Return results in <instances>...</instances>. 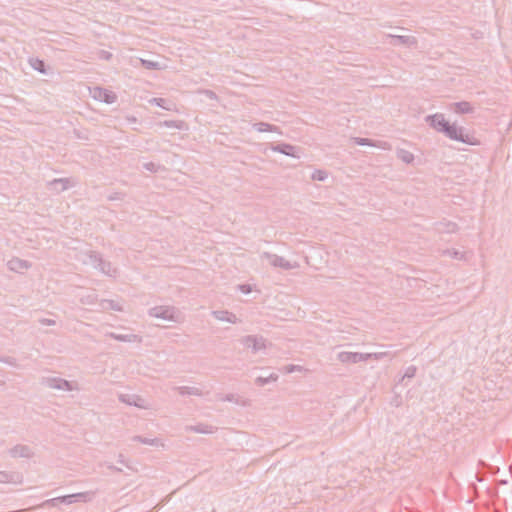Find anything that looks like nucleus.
<instances>
[{
  "mask_svg": "<svg viewBox=\"0 0 512 512\" xmlns=\"http://www.w3.org/2000/svg\"><path fill=\"white\" fill-rule=\"evenodd\" d=\"M80 260L83 264L90 265L93 268L99 269L103 274L114 277L117 275V268L110 262L105 261L102 257L94 251H86L81 254Z\"/></svg>",
  "mask_w": 512,
  "mask_h": 512,
  "instance_id": "nucleus-1",
  "label": "nucleus"
},
{
  "mask_svg": "<svg viewBox=\"0 0 512 512\" xmlns=\"http://www.w3.org/2000/svg\"><path fill=\"white\" fill-rule=\"evenodd\" d=\"M148 314L152 318L161 319L163 321L180 323L183 316L179 309L172 305H158L149 309Z\"/></svg>",
  "mask_w": 512,
  "mask_h": 512,
  "instance_id": "nucleus-2",
  "label": "nucleus"
},
{
  "mask_svg": "<svg viewBox=\"0 0 512 512\" xmlns=\"http://www.w3.org/2000/svg\"><path fill=\"white\" fill-rule=\"evenodd\" d=\"M387 355H388L387 352L358 353V352L343 351L338 354L337 358L342 363H359V362L368 361L370 359L380 360Z\"/></svg>",
  "mask_w": 512,
  "mask_h": 512,
  "instance_id": "nucleus-3",
  "label": "nucleus"
},
{
  "mask_svg": "<svg viewBox=\"0 0 512 512\" xmlns=\"http://www.w3.org/2000/svg\"><path fill=\"white\" fill-rule=\"evenodd\" d=\"M448 138L467 145H479L480 138L475 130H441Z\"/></svg>",
  "mask_w": 512,
  "mask_h": 512,
  "instance_id": "nucleus-4",
  "label": "nucleus"
},
{
  "mask_svg": "<svg viewBox=\"0 0 512 512\" xmlns=\"http://www.w3.org/2000/svg\"><path fill=\"white\" fill-rule=\"evenodd\" d=\"M241 344L253 353L264 351L270 347V343L262 336L248 335L243 337Z\"/></svg>",
  "mask_w": 512,
  "mask_h": 512,
  "instance_id": "nucleus-5",
  "label": "nucleus"
},
{
  "mask_svg": "<svg viewBox=\"0 0 512 512\" xmlns=\"http://www.w3.org/2000/svg\"><path fill=\"white\" fill-rule=\"evenodd\" d=\"M261 258L267 260L271 266L279 267L284 270H291L297 267L296 263H291L290 261L276 254L265 252L261 255Z\"/></svg>",
  "mask_w": 512,
  "mask_h": 512,
  "instance_id": "nucleus-6",
  "label": "nucleus"
},
{
  "mask_svg": "<svg viewBox=\"0 0 512 512\" xmlns=\"http://www.w3.org/2000/svg\"><path fill=\"white\" fill-rule=\"evenodd\" d=\"M47 385L52 389L64 391L78 390V383L76 381H67L58 377L47 379Z\"/></svg>",
  "mask_w": 512,
  "mask_h": 512,
  "instance_id": "nucleus-7",
  "label": "nucleus"
},
{
  "mask_svg": "<svg viewBox=\"0 0 512 512\" xmlns=\"http://www.w3.org/2000/svg\"><path fill=\"white\" fill-rule=\"evenodd\" d=\"M118 398L122 403L133 405L141 409H149L151 407L149 401L136 394H120Z\"/></svg>",
  "mask_w": 512,
  "mask_h": 512,
  "instance_id": "nucleus-8",
  "label": "nucleus"
},
{
  "mask_svg": "<svg viewBox=\"0 0 512 512\" xmlns=\"http://www.w3.org/2000/svg\"><path fill=\"white\" fill-rule=\"evenodd\" d=\"M32 264L28 260L13 257L7 261V268L14 273L24 274L31 268Z\"/></svg>",
  "mask_w": 512,
  "mask_h": 512,
  "instance_id": "nucleus-9",
  "label": "nucleus"
},
{
  "mask_svg": "<svg viewBox=\"0 0 512 512\" xmlns=\"http://www.w3.org/2000/svg\"><path fill=\"white\" fill-rule=\"evenodd\" d=\"M93 497H94L93 492H83V493H76V494H71V495H66L63 497L55 498V499L50 500V502L61 501V502L67 503V504H71L75 501L88 502V501H91ZM47 503H49V501Z\"/></svg>",
  "mask_w": 512,
  "mask_h": 512,
  "instance_id": "nucleus-10",
  "label": "nucleus"
},
{
  "mask_svg": "<svg viewBox=\"0 0 512 512\" xmlns=\"http://www.w3.org/2000/svg\"><path fill=\"white\" fill-rule=\"evenodd\" d=\"M10 454L14 458H31L34 452L30 446L18 444L10 450Z\"/></svg>",
  "mask_w": 512,
  "mask_h": 512,
  "instance_id": "nucleus-11",
  "label": "nucleus"
},
{
  "mask_svg": "<svg viewBox=\"0 0 512 512\" xmlns=\"http://www.w3.org/2000/svg\"><path fill=\"white\" fill-rule=\"evenodd\" d=\"M22 481H23V476L19 472L0 471V483L21 484Z\"/></svg>",
  "mask_w": 512,
  "mask_h": 512,
  "instance_id": "nucleus-12",
  "label": "nucleus"
},
{
  "mask_svg": "<svg viewBox=\"0 0 512 512\" xmlns=\"http://www.w3.org/2000/svg\"><path fill=\"white\" fill-rule=\"evenodd\" d=\"M50 185L55 191L60 192L74 187L76 182L73 178H61L51 181Z\"/></svg>",
  "mask_w": 512,
  "mask_h": 512,
  "instance_id": "nucleus-13",
  "label": "nucleus"
},
{
  "mask_svg": "<svg viewBox=\"0 0 512 512\" xmlns=\"http://www.w3.org/2000/svg\"><path fill=\"white\" fill-rule=\"evenodd\" d=\"M272 150L280 152V153H283L285 155H288V156H291V157H294V158H299L300 157L299 149L297 147H295V146L290 145V144H277V145H273L272 146Z\"/></svg>",
  "mask_w": 512,
  "mask_h": 512,
  "instance_id": "nucleus-14",
  "label": "nucleus"
},
{
  "mask_svg": "<svg viewBox=\"0 0 512 512\" xmlns=\"http://www.w3.org/2000/svg\"><path fill=\"white\" fill-rule=\"evenodd\" d=\"M212 315L219 321H225L228 323L236 324L239 322V318L232 312L227 310L213 311Z\"/></svg>",
  "mask_w": 512,
  "mask_h": 512,
  "instance_id": "nucleus-15",
  "label": "nucleus"
},
{
  "mask_svg": "<svg viewBox=\"0 0 512 512\" xmlns=\"http://www.w3.org/2000/svg\"><path fill=\"white\" fill-rule=\"evenodd\" d=\"M354 143L357 145H369L373 147H378L381 149H389L390 145L385 141H373L368 138H354Z\"/></svg>",
  "mask_w": 512,
  "mask_h": 512,
  "instance_id": "nucleus-16",
  "label": "nucleus"
},
{
  "mask_svg": "<svg viewBox=\"0 0 512 512\" xmlns=\"http://www.w3.org/2000/svg\"><path fill=\"white\" fill-rule=\"evenodd\" d=\"M93 95L94 98L103 100L106 103H112L116 98V96L112 92L100 88L94 89Z\"/></svg>",
  "mask_w": 512,
  "mask_h": 512,
  "instance_id": "nucleus-17",
  "label": "nucleus"
},
{
  "mask_svg": "<svg viewBox=\"0 0 512 512\" xmlns=\"http://www.w3.org/2000/svg\"><path fill=\"white\" fill-rule=\"evenodd\" d=\"M133 441H137L142 444L150 445V446H154V447H160V448L164 447V442L160 438H147V437L136 436L133 438Z\"/></svg>",
  "mask_w": 512,
  "mask_h": 512,
  "instance_id": "nucleus-18",
  "label": "nucleus"
},
{
  "mask_svg": "<svg viewBox=\"0 0 512 512\" xmlns=\"http://www.w3.org/2000/svg\"><path fill=\"white\" fill-rule=\"evenodd\" d=\"M111 337L118 341L123 342H140L141 338L136 334H111Z\"/></svg>",
  "mask_w": 512,
  "mask_h": 512,
  "instance_id": "nucleus-19",
  "label": "nucleus"
},
{
  "mask_svg": "<svg viewBox=\"0 0 512 512\" xmlns=\"http://www.w3.org/2000/svg\"><path fill=\"white\" fill-rule=\"evenodd\" d=\"M101 307L104 310H114V311H122L123 306L119 301L115 300H103L101 302Z\"/></svg>",
  "mask_w": 512,
  "mask_h": 512,
  "instance_id": "nucleus-20",
  "label": "nucleus"
},
{
  "mask_svg": "<svg viewBox=\"0 0 512 512\" xmlns=\"http://www.w3.org/2000/svg\"><path fill=\"white\" fill-rule=\"evenodd\" d=\"M397 157L406 164H411L414 161V155L407 150H399Z\"/></svg>",
  "mask_w": 512,
  "mask_h": 512,
  "instance_id": "nucleus-21",
  "label": "nucleus"
},
{
  "mask_svg": "<svg viewBox=\"0 0 512 512\" xmlns=\"http://www.w3.org/2000/svg\"><path fill=\"white\" fill-rule=\"evenodd\" d=\"M216 427L212 425H198L193 428L195 432L198 433H204V434H211L216 431Z\"/></svg>",
  "mask_w": 512,
  "mask_h": 512,
  "instance_id": "nucleus-22",
  "label": "nucleus"
},
{
  "mask_svg": "<svg viewBox=\"0 0 512 512\" xmlns=\"http://www.w3.org/2000/svg\"><path fill=\"white\" fill-rule=\"evenodd\" d=\"M445 254L448 255L451 258L457 259V260H465L466 254L464 252L458 251L456 249H448L445 251Z\"/></svg>",
  "mask_w": 512,
  "mask_h": 512,
  "instance_id": "nucleus-23",
  "label": "nucleus"
},
{
  "mask_svg": "<svg viewBox=\"0 0 512 512\" xmlns=\"http://www.w3.org/2000/svg\"><path fill=\"white\" fill-rule=\"evenodd\" d=\"M282 370L284 373H287V374H290L293 372H306L307 371V369H305L301 365H287V366L283 367Z\"/></svg>",
  "mask_w": 512,
  "mask_h": 512,
  "instance_id": "nucleus-24",
  "label": "nucleus"
},
{
  "mask_svg": "<svg viewBox=\"0 0 512 512\" xmlns=\"http://www.w3.org/2000/svg\"><path fill=\"white\" fill-rule=\"evenodd\" d=\"M327 177L328 173L324 170H315L311 175V178L314 181H325Z\"/></svg>",
  "mask_w": 512,
  "mask_h": 512,
  "instance_id": "nucleus-25",
  "label": "nucleus"
},
{
  "mask_svg": "<svg viewBox=\"0 0 512 512\" xmlns=\"http://www.w3.org/2000/svg\"><path fill=\"white\" fill-rule=\"evenodd\" d=\"M179 393L182 395H184V394L201 395V391L198 388H190V387L179 388Z\"/></svg>",
  "mask_w": 512,
  "mask_h": 512,
  "instance_id": "nucleus-26",
  "label": "nucleus"
},
{
  "mask_svg": "<svg viewBox=\"0 0 512 512\" xmlns=\"http://www.w3.org/2000/svg\"><path fill=\"white\" fill-rule=\"evenodd\" d=\"M416 367L415 366H410L406 369L405 371V374H404V377H407V378H412L415 376L416 374Z\"/></svg>",
  "mask_w": 512,
  "mask_h": 512,
  "instance_id": "nucleus-27",
  "label": "nucleus"
},
{
  "mask_svg": "<svg viewBox=\"0 0 512 512\" xmlns=\"http://www.w3.org/2000/svg\"><path fill=\"white\" fill-rule=\"evenodd\" d=\"M226 400H227V401H234V402H236L237 404H240V405H243V406H246V405H248V404H249V403H248V400H245V399H238V398H237V399H234V397H233V396H228V397L226 398Z\"/></svg>",
  "mask_w": 512,
  "mask_h": 512,
  "instance_id": "nucleus-28",
  "label": "nucleus"
},
{
  "mask_svg": "<svg viewBox=\"0 0 512 512\" xmlns=\"http://www.w3.org/2000/svg\"><path fill=\"white\" fill-rule=\"evenodd\" d=\"M239 290L244 294H248L252 291V288L248 284H242V285H239Z\"/></svg>",
  "mask_w": 512,
  "mask_h": 512,
  "instance_id": "nucleus-29",
  "label": "nucleus"
},
{
  "mask_svg": "<svg viewBox=\"0 0 512 512\" xmlns=\"http://www.w3.org/2000/svg\"><path fill=\"white\" fill-rule=\"evenodd\" d=\"M95 299H96V298H95L94 294H91V295H88V296H87V299H86V300H84V299L82 298V299H81V301H82V303H84V304H92V303H94Z\"/></svg>",
  "mask_w": 512,
  "mask_h": 512,
  "instance_id": "nucleus-30",
  "label": "nucleus"
},
{
  "mask_svg": "<svg viewBox=\"0 0 512 512\" xmlns=\"http://www.w3.org/2000/svg\"><path fill=\"white\" fill-rule=\"evenodd\" d=\"M145 168L147 170H150V171H156L154 163H147V164H145Z\"/></svg>",
  "mask_w": 512,
  "mask_h": 512,
  "instance_id": "nucleus-31",
  "label": "nucleus"
},
{
  "mask_svg": "<svg viewBox=\"0 0 512 512\" xmlns=\"http://www.w3.org/2000/svg\"><path fill=\"white\" fill-rule=\"evenodd\" d=\"M42 323H43V324H47V325H54V324H55V321H54V320L47 319V320L42 321Z\"/></svg>",
  "mask_w": 512,
  "mask_h": 512,
  "instance_id": "nucleus-32",
  "label": "nucleus"
},
{
  "mask_svg": "<svg viewBox=\"0 0 512 512\" xmlns=\"http://www.w3.org/2000/svg\"><path fill=\"white\" fill-rule=\"evenodd\" d=\"M269 379H270L271 381H276V380L278 379V376H277L276 374H271V375H270V377H269Z\"/></svg>",
  "mask_w": 512,
  "mask_h": 512,
  "instance_id": "nucleus-33",
  "label": "nucleus"
},
{
  "mask_svg": "<svg viewBox=\"0 0 512 512\" xmlns=\"http://www.w3.org/2000/svg\"><path fill=\"white\" fill-rule=\"evenodd\" d=\"M257 381H258L259 383H261V384H264V383H267V381H268V380H266V379H265V380H263L262 378H258V380H257Z\"/></svg>",
  "mask_w": 512,
  "mask_h": 512,
  "instance_id": "nucleus-34",
  "label": "nucleus"
}]
</instances>
